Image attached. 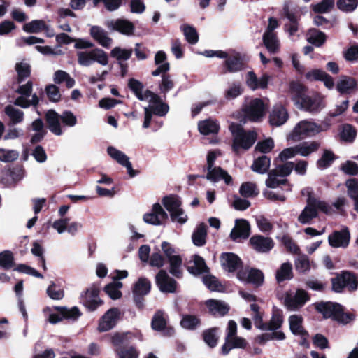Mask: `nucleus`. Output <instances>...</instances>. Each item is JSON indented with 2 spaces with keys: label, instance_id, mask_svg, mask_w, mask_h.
<instances>
[{
  "label": "nucleus",
  "instance_id": "7ed1b4c3",
  "mask_svg": "<svg viewBox=\"0 0 358 358\" xmlns=\"http://www.w3.org/2000/svg\"><path fill=\"white\" fill-rule=\"evenodd\" d=\"M45 117L50 131L57 136H61L63 134L59 120L69 127H73L77 124L76 116L69 110H65L59 115L55 110H50L47 112Z\"/></svg>",
  "mask_w": 358,
  "mask_h": 358
},
{
  "label": "nucleus",
  "instance_id": "de8ad7c7",
  "mask_svg": "<svg viewBox=\"0 0 358 358\" xmlns=\"http://www.w3.org/2000/svg\"><path fill=\"white\" fill-rule=\"evenodd\" d=\"M239 193L243 197H254L259 194V190L255 183L252 182H243L239 189Z\"/></svg>",
  "mask_w": 358,
  "mask_h": 358
},
{
  "label": "nucleus",
  "instance_id": "a878e982",
  "mask_svg": "<svg viewBox=\"0 0 358 358\" xmlns=\"http://www.w3.org/2000/svg\"><path fill=\"white\" fill-rule=\"evenodd\" d=\"M249 235L250 224L245 220L236 221V225L230 234V236L234 241H237L239 238L245 239Z\"/></svg>",
  "mask_w": 358,
  "mask_h": 358
},
{
  "label": "nucleus",
  "instance_id": "ea45409f",
  "mask_svg": "<svg viewBox=\"0 0 358 358\" xmlns=\"http://www.w3.org/2000/svg\"><path fill=\"white\" fill-rule=\"evenodd\" d=\"M270 165V158L263 155L255 159L251 168L253 171L260 174H264L268 171Z\"/></svg>",
  "mask_w": 358,
  "mask_h": 358
},
{
  "label": "nucleus",
  "instance_id": "603ef678",
  "mask_svg": "<svg viewBox=\"0 0 358 358\" xmlns=\"http://www.w3.org/2000/svg\"><path fill=\"white\" fill-rule=\"evenodd\" d=\"M131 49H125L120 47L114 48L111 52L110 55L112 57L116 59L119 62L126 61L130 58L132 55Z\"/></svg>",
  "mask_w": 358,
  "mask_h": 358
},
{
  "label": "nucleus",
  "instance_id": "c03bdc74",
  "mask_svg": "<svg viewBox=\"0 0 358 358\" xmlns=\"http://www.w3.org/2000/svg\"><path fill=\"white\" fill-rule=\"evenodd\" d=\"M23 30L27 33H38L47 29L48 27L45 21L42 20H34L23 25Z\"/></svg>",
  "mask_w": 358,
  "mask_h": 358
},
{
  "label": "nucleus",
  "instance_id": "a19ab883",
  "mask_svg": "<svg viewBox=\"0 0 358 358\" xmlns=\"http://www.w3.org/2000/svg\"><path fill=\"white\" fill-rule=\"evenodd\" d=\"M347 193L355 202V209L358 213V180L355 178L349 179L345 182Z\"/></svg>",
  "mask_w": 358,
  "mask_h": 358
},
{
  "label": "nucleus",
  "instance_id": "e433bc0d",
  "mask_svg": "<svg viewBox=\"0 0 358 358\" xmlns=\"http://www.w3.org/2000/svg\"><path fill=\"white\" fill-rule=\"evenodd\" d=\"M357 87L356 80L350 77L341 76L338 81L336 88L341 93H350Z\"/></svg>",
  "mask_w": 358,
  "mask_h": 358
},
{
  "label": "nucleus",
  "instance_id": "20e7f679",
  "mask_svg": "<svg viewBox=\"0 0 358 358\" xmlns=\"http://www.w3.org/2000/svg\"><path fill=\"white\" fill-rule=\"evenodd\" d=\"M229 129L233 135L232 149L236 154L241 150L249 149L256 141L257 134L254 131H245L236 124H231Z\"/></svg>",
  "mask_w": 358,
  "mask_h": 358
},
{
  "label": "nucleus",
  "instance_id": "e2e57ef3",
  "mask_svg": "<svg viewBox=\"0 0 358 358\" xmlns=\"http://www.w3.org/2000/svg\"><path fill=\"white\" fill-rule=\"evenodd\" d=\"M169 215L173 222H177L180 224H185L188 220V215L182 207L172 212Z\"/></svg>",
  "mask_w": 358,
  "mask_h": 358
},
{
  "label": "nucleus",
  "instance_id": "09e8293b",
  "mask_svg": "<svg viewBox=\"0 0 358 358\" xmlns=\"http://www.w3.org/2000/svg\"><path fill=\"white\" fill-rule=\"evenodd\" d=\"M326 38V35L317 29L310 30L308 33V41L318 47L321 46L325 42Z\"/></svg>",
  "mask_w": 358,
  "mask_h": 358
},
{
  "label": "nucleus",
  "instance_id": "bf43d9fd",
  "mask_svg": "<svg viewBox=\"0 0 358 358\" xmlns=\"http://www.w3.org/2000/svg\"><path fill=\"white\" fill-rule=\"evenodd\" d=\"M243 92V89L240 83L231 84L224 92V98L227 100H233L240 96Z\"/></svg>",
  "mask_w": 358,
  "mask_h": 358
},
{
  "label": "nucleus",
  "instance_id": "2eb2a0df",
  "mask_svg": "<svg viewBox=\"0 0 358 358\" xmlns=\"http://www.w3.org/2000/svg\"><path fill=\"white\" fill-rule=\"evenodd\" d=\"M120 313V310L117 308L109 309L99 321L98 326L99 331L103 332L113 329L119 320Z\"/></svg>",
  "mask_w": 358,
  "mask_h": 358
},
{
  "label": "nucleus",
  "instance_id": "338daca9",
  "mask_svg": "<svg viewBox=\"0 0 358 358\" xmlns=\"http://www.w3.org/2000/svg\"><path fill=\"white\" fill-rule=\"evenodd\" d=\"M283 317L279 313L273 314L272 317L268 323H266L267 329L266 331L278 330L282 324Z\"/></svg>",
  "mask_w": 358,
  "mask_h": 358
},
{
  "label": "nucleus",
  "instance_id": "b1692460",
  "mask_svg": "<svg viewBox=\"0 0 358 358\" xmlns=\"http://www.w3.org/2000/svg\"><path fill=\"white\" fill-rule=\"evenodd\" d=\"M220 262L223 269L228 272H234L241 264V259L232 252L222 253L220 256Z\"/></svg>",
  "mask_w": 358,
  "mask_h": 358
},
{
  "label": "nucleus",
  "instance_id": "f257e3e1",
  "mask_svg": "<svg viewBox=\"0 0 358 358\" xmlns=\"http://www.w3.org/2000/svg\"><path fill=\"white\" fill-rule=\"evenodd\" d=\"M306 193L308 194L307 204L298 217V221L301 224H310L312 220L317 216L318 210H321L327 214L331 213V207L327 205L326 202L312 197L309 188L304 189L302 191L303 194Z\"/></svg>",
  "mask_w": 358,
  "mask_h": 358
},
{
  "label": "nucleus",
  "instance_id": "aec40b11",
  "mask_svg": "<svg viewBox=\"0 0 358 358\" xmlns=\"http://www.w3.org/2000/svg\"><path fill=\"white\" fill-rule=\"evenodd\" d=\"M252 248L260 253H266L274 247V242L269 237H264L260 235L252 236L250 239Z\"/></svg>",
  "mask_w": 358,
  "mask_h": 358
},
{
  "label": "nucleus",
  "instance_id": "79ce46f5",
  "mask_svg": "<svg viewBox=\"0 0 358 358\" xmlns=\"http://www.w3.org/2000/svg\"><path fill=\"white\" fill-rule=\"evenodd\" d=\"M151 288V284L149 280L141 278L136 282L133 289V293L135 296H142L149 293Z\"/></svg>",
  "mask_w": 358,
  "mask_h": 358
},
{
  "label": "nucleus",
  "instance_id": "6e6d98bb",
  "mask_svg": "<svg viewBox=\"0 0 358 358\" xmlns=\"http://www.w3.org/2000/svg\"><path fill=\"white\" fill-rule=\"evenodd\" d=\"M55 309L58 310L62 315L63 317L66 319L77 320L81 315L80 310L76 306L71 308H67L66 307H56Z\"/></svg>",
  "mask_w": 358,
  "mask_h": 358
},
{
  "label": "nucleus",
  "instance_id": "4468645a",
  "mask_svg": "<svg viewBox=\"0 0 358 358\" xmlns=\"http://www.w3.org/2000/svg\"><path fill=\"white\" fill-rule=\"evenodd\" d=\"M144 101H148L149 105L144 108L148 110L158 116H164L169 111V106L166 103H163L161 99L153 92H151L148 96V99Z\"/></svg>",
  "mask_w": 358,
  "mask_h": 358
},
{
  "label": "nucleus",
  "instance_id": "4be33fe9",
  "mask_svg": "<svg viewBox=\"0 0 358 358\" xmlns=\"http://www.w3.org/2000/svg\"><path fill=\"white\" fill-rule=\"evenodd\" d=\"M156 282L159 289L163 292L173 293L176 291V282L164 270H161L156 275Z\"/></svg>",
  "mask_w": 358,
  "mask_h": 358
},
{
  "label": "nucleus",
  "instance_id": "423d86ee",
  "mask_svg": "<svg viewBox=\"0 0 358 358\" xmlns=\"http://www.w3.org/2000/svg\"><path fill=\"white\" fill-rule=\"evenodd\" d=\"M78 62L83 66H89L94 62L102 66L108 64L107 54L100 48H95L90 51H79L77 52Z\"/></svg>",
  "mask_w": 358,
  "mask_h": 358
},
{
  "label": "nucleus",
  "instance_id": "c756f323",
  "mask_svg": "<svg viewBox=\"0 0 358 358\" xmlns=\"http://www.w3.org/2000/svg\"><path fill=\"white\" fill-rule=\"evenodd\" d=\"M341 305L331 302H324L317 304V310L321 313L326 318H333L335 320L336 315L341 309Z\"/></svg>",
  "mask_w": 358,
  "mask_h": 358
},
{
  "label": "nucleus",
  "instance_id": "cd10ccee",
  "mask_svg": "<svg viewBox=\"0 0 358 358\" xmlns=\"http://www.w3.org/2000/svg\"><path fill=\"white\" fill-rule=\"evenodd\" d=\"M205 304L208 307L210 313L215 316H223L229 310V306L222 301L209 299L205 302Z\"/></svg>",
  "mask_w": 358,
  "mask_h": 358
},
{
  "label": "nucleus",
  "instance_id": "f03ea898",
  "mask_svg": "<svg viewBox=\"0 0 358 358\" xmlns=\"http://www.w3.org/2000/svg\"><path fill=\"white\" fill-rule=\"evenodd\" d=\"M328 127H322L313 121L303 120L299 121L287 134V141H301L314 136L319 133L326 131Z\"/></svg>",
  "mask_w": 358,
  "mask_h": 358
},
{
  "label": "nucleus",
  "instance_id": "f3484780",
  "mask_svg": "<svg viewBox=\"0 0 358 358\" xmlns=\"http://www.w3.org/2000/svg\"><path fill=\"white\" fill-rule=\"evenodd\" d=\"M107 152L111 158L127 169L130 177L133 178L136 175V171L132 168L129 158L124 152L113 146H109L107 148Z\"/></svg>",
  "mask_w": 358,
  "mask_h": 358
},
{
  "label": "nucleus",
  "instance_id": "0eeeda50",
  "mask_svg": "<svg viewBox=\"0 0 358 358\" xmlns=\"http://www.w3.org/2000/svg\"><path fill=\"white\" fill-rule=\"evenodd\" d=\"M168 218V213L159 202L153 203L150 210L143 215L144 222L153 226L165 224Z\"/></svg>",
  "mask_w": 358,
  "mask_h": 358
},
{
  "label": "nucleus",
  "instance_id": "4d7b16f0",
  "mask_svg": "<svg viewBox=\"0 0 358 358\" xmlns=\"http://www.w3.org/2000/svg\"><path fill=\"white\" fill-rule=\"evenodd\" d=\"M48 296L53 300H61L64 296V290L55 282H51L46 290Z\"/></svg>",
  "mask_w": 358,
  "mask_h": 358
},
{
  "label": "nucleus",
  "instance_id": "f704fd0d",
  "mask_svg": "<svg viewBox=\"0 0 358 358\" xmlns=\"http://www.w3.org/2000/svg\"><path fill=\"white\" fill-rule=\"evenodd\" d=\"M320 146L317 141L303 142L296 145L297 154L302 157H308L310 154L316 152Z\"/></svg>",
  "mask_w": 358,
  "mask_h": 358
},
{
  "label": "nucleus",
  "instance_id": "f8f14e48",
  "mask_svg": "<svg viewBox=\"0 0 358 358\" xmlns=\"http://www.w3.org/2000/svg\"><path fill=\"white\" fill-rule=\"evenodd\" d=\"M296 106L307 112L314 113L320 111L324 107V103L322 96L315 94L312 96L306 95L299 102V105Z\"/></svg>",
  "mask_w": 358,
  "mask_h": 358
},
{
  "label": "nucleus",
  "instance_id": "412c9836",
  "mask_svg": "<svg viewBox=\"0 0 358 358\" xmlns=\"http://www.w3.org/2000/svg\"><path fill=\"white\" fill-rule=\"evenodd\" d=\"M350 239V234L347 229L336 231L328 237L329 245L333 248H346Z\"/></svg>",
  "mask_w": 358,
  "mask_h": 358
},
{
  "label": "nucleus",
  "instance_id": "6ab92c4d",
  "mask_svg": "<svg viewBox=\"0 0 358 358\" xmlns=\"http://www.w3.org/2000/svg\"><path fill=\"white\" fill-rule=\"evenodd\" d=\"M271 80V76L267 73H263L258 78L253 71H249L246 76V84L252 90L257 89H266Z\"/></svg>",
  "mask_w": 358,
  "mask_h": 358
},
{
  "label": "nucleus",
  "instance_id": "a18cd8bd",
  "mask_svg": "<svg viewBox=\"0 0 358 358\" xmlns=\"http://www.w3.org/2000/svg\"><path fill=\"white\" fill-rule=\"evenodd\" d=\"M292 266L290 263H283L276 272V280L278 282L292 278Z\"/></svg>",
  "mask_w": 358,
  "mask_h": 358
},
{
  "label": "nucleus",
  "instance_id": "2f4dec72",
  "mask_svg": "<svg viewBox=\"0 0 358 358\" xmlns=\"http://www.w3.org/2000/svg\"><path fill=\"white\" fill-rule=\"evenodd\" d=\"M199 132L203 135L217 134L220 129L218 122L213 119H206L198 123Z\"/></svg>",
  "mask_w": 358,
  "mask_h": 358
},
{
  "label": "nucleus",
  "instance_id": "052dcab7",
  "mask_svg": "<svg viewBox=\"0 0 358 358\" xmlns=\"http://www.w3.org/2000/svg\"><path fill=\"white\" fill-rule=\"evenodd\" d=\"M166 322L164 313L159 310L153 316L152 327L155 331H162L166 327Z\"/></svg>",
  "mask_w": 358,
  "mask_h": 358
},
{
  "label": "nucleus",
  "instance_id": "864d4df0",
  "mask_svg": "<svg viewBox=\"0 0 358 358\" xmlns=\"http://www.w3.org/2000/svg\"><path fill=\"white\" fill-rule=\"evenodd\" d=\"M278 177H280L278 173L275 171L271 170L268 173V178L266 180V185L270 188H276L287 182L286 179L278 178Z\"/></svg>",
  "mask_w": 358,
  "mask_h": 358
},
{
  "label": "nucleus",
  "instance_id": "58836bf2",
  "mask_svg": "<svg viewBox=\"0 0 358 358\" xmlns=\"http://www.w3.org/2000/svg\"><path fill=\"white\" fill-rule=\"evenodd\" d=\"M193 262L194 265L188 267L189 273L194 275H197L208 272V268L204 259L201 257L196 255H194Z\"/></svg>",
  "mask_w": 358,
  "mask_h": 358
},
{
  "label": "nucleus",
  "instance_id": "13d9d810",
  "mask_svg": "<svg viewBox=\"0 0 358 358\" xmlns=\"http://www.w3.org/2000/svg\"><path fill=\"white\" fill-rule=\"evenodd\" d=\"M335 159L334 154L329 150H324L321 158L317 161V166L320 169L329 167Z\"/></svg>",
  "mask_w": 358,
  "mask_h": 358
},
{
  "label": "nucleus",
  "instance_id": "393cba45",
  "mask_svg": "<svg viewBox=\"0 0 358 358\" xmlns=\"http://www.w3.org/2000/svg\"><path fill=\"white\" fill-rule=\"evenodd\" d=\"M161 204L169 214L182 207V199L177 194H170L162 198Z\"/></svg>",
  "mask_w": 358,
  "mask_h": 358
},
{
  "label": "nucleus",
  "instance_id": "c9c22d12",
  "mask_svg": "<svg viewBox=\"0 0 358 358\" xmlns=\"http://www.w3.org/2000/svg\"><path fill=\"white\" fill-rule=\"evenodd\" d=\"M305 87L298 82H291L289 84V92L292 96V99L296 106L299 105V102L306 95Z\"/></svg>",
  "mask_w": 358,
  "mask_h": 358
},
{
  "label": "nucleus",
  "instance_id": "49530a36",
  "mask_svg": "<svg viewBox=\"0 0 358 358\" xmlns=\"http://www.w3.org/2000/svg\"><path fill=\"white\" fill-rule=\"evenodd\" d=\"M122 287V282L117 280H115L106 285L104 288V290L110 298L115 300L118 299L122 296V293L120 292Z\"/></svg>",
  "mask_w": 358,
  "mask_h": 358
},
{
  "label": "nucleus",
  "instance_id": "6e6552de",
  "mask_svg": "<svg viewBox=\"0 0 358 358\" xmlns=\"http://www.w3.org/2000/svg\"><path fill=\"white\" fill-rule=\"evenodd\" d=\"M266 106L259 98L252 99L244 106L243 112L246 118L252 122H258L265 115Z\"/></svg>",
  "mask_w": 358,
  "mask_h": 358
},
{
  "label": "nucleus",
  "instance_id": "5701e85b",
  "mask_svg": "<svg viewBox=\"0 0 358 358\" xmlns=\"http://www.w3.org/2000/svg\"><path fill=\"white\" fill-rule=\"evenodd\" d=\"M243 55L240 52L229 50V56L225 60V66L228 71L234 73L241 71L243 68Z\"/></svg>",
  "mask_w": 358,
  "mask_h": 358
},
{
  "label": "nucleus",
  "instance_id": "5fc2aeb1",
  "mask_svg": "<svg viewBox=\"0 0 358 358\" xmlns=\"http://www.w3.org/2000/svg\"><path fill=\"white\" fill-rule=\"evenodd\" d=\"M19 157V152L15 150L0 148V161L8 163L15 161Z\"/></svg>",
  "mask_w": 358,
  "mask_h": 358
},
{
  "label": "nucleus",
  "instance_id": "8fccbe9b",
  "mask_svg": "<svg viewBox=\"0 0 358 358\" xmlns=\"http://www.w3.org/2000/svg\"><path fill=\"white\" fill-rule=\"evenodd\" d=\"M170 264V273L176 278L182 276V259L179 255H176L169 259Z\"/></svg>",
  "mask_w": 358,
  "mask_h": 358
},
{
  "label": "nucleus",
  "instance_id": "c85d7f7f",
  "mask_svg": "<svg viewBox=\"0 0 358 358\" xmlns=\"http://www.w3.org/2000/svg\"><path fill=\"white\" fill-rule=\"evenodd\" d=\"M208 174L206 178L213 182L224 180L227 185H229L231 182V177L220 167H211L208 169Z\"/></svg>",
  "mask_w": 358,
  "mask_h": 358
},
{
  "label": "nucleus",
  "instance_id": "9b49d317",
  "mask_svg": "<svg viewBox=\"0 0 358 358\" xmlns=\"http://www.w3.org/2000/svg\"><path fill=\"white\" fill-rule=\"evenodd\" d=\"M309 300L308 293L303 289H297L294 294L287 292L285 296V306L291 310H296L304 306Z\"/></svg>",
  "mask_w": 358,
  "mask_h": 358
},
{
  "label": "nucleus",
  "instance_id": "3c124183",
  "mask_svg": "<svg viewBox=\"0 0 358 358\" xmlns=\"http://www.w3.org/2000/svg\"><path fill=\"white\" fill-rule=\"evenodd\" d=\"M54 81L58 84L65 82L68 88H71L75 84V80L71 78L69 74L62 70L55 71L54 74Z\"/></svg>",
  "mask_w": 358,
  "mask_h": 358
},
{
  "label": "nucleus",
  "instance_id": "37998d69",
  "mask_svg": "<svg viewBox=\"0 0 358 358\" xmlns=\"http://www.w3.org/2000/svg\"><path fill=\"white\" fill-rule=\"evenodd\" d=\"M5 113L13 124H19L24 120V113L10 105L5 108Z\"/></svg>",
  "mask_w": 358,
  "mask_h": 358
},
{
  "label": "nucleus",
  "instance_id": "473e14b6",
  "mask_svg": "<svg viewBox=\"0 0 358 358\" xmlns=\"http://www.w3.org/2000/svg\"><path fill=\"white\" fill-rule=\"evenodd\" d=\"M262 41L264 46L270 53L275 54L280 51V41L277 34H264Z\"/></svg>",
  "mask_w": 358,
  "mask_h": 358
},
{
  "label": "nucleus",
  "instance_id": "680f3d73",
  "mask_svg": "<svg viewBox=\"0 0 358 358\" xmlns=\"http://www.w3.org/2000/svg\"><path fill=\"white\" fill-rule=\"evenodd\" d=\"M13 266V257L11 252L3 251L0 253V267L3 269H9Z\"/></svg>",
  "mask_w": 358,
  "mask_h": 358
},
{
  "label": "nucleus",
  "instance_id": "0e129e2a",
  "mask_svg": "<svg viewBox=\"0 0 358 358\" xmlns=\"http://www.w3.org/2000/svg\"><path fill=\"white\" fill-rule=\"evenodd\" d=\"M357 135L355 129L350 124H345L343 127L341 138L345 141L352 142L355 140Z\"/></svg>",
  "mask_w": 358,
  "mask_h": 358
},
{
  "label": "nucleus",
  "instance_id": "9d476101",
  "mask_svg": "<svg viewBox=\"0 0 358 358\" xmlns=\"http://www.w3.org/2000/svg\"><path fill=\"white\" fill-rule=\"evenodd\" d=\"M357 286L358 282L355 276L349 272H343L332 279V289L336 292H341L344 287H348L349 290L354 291L357 289Z\"/></svg>",
  "mask_w": 358,
  "mask_h": 358
},
{
  "label": "nucleus",
  "instance_id": "72a5a7b5",
  "mask_svg": "<svg viewBox=\"0 0 358 358\" xmlns=\"http://www.w3.org/2000/svg\"><path fill=\"white\" fill-rule=\"evenodd\" d=\"M207 236V225L201 223L196 226L194 231L192 239L193 243L196 246H203L206 243Z\"/></svg>",
  "mask_w": 358,
  "mask_h": 358
},
{
  "label": "nucleus",
  "instance_id": "ddd939ff",
  "mask_svg": "<svg viewBox=\"0 0 358 358\" xmlns=\"http://www.w3.org/2000/svg\"><path fill=\"white\" fill-rule=\"evenodd\" d=\"M237 278L240 281L246 283H251L255 287H259L264 282V274L255 268H243L237 273Z\"/></svg>",
  "mask_w": 358,
  "mask_h": 358
},
{
  "label": "nucleus",
  "instance_id": "69168bd1",
  "mask_svg": "<svg viewBox=\"0 0 358 358\" xmlns=\"http://www.w3.org/2000/svg\"><path fill=\"white\" fill-rule=\"evenodd\" d=\"M358 6V0H338L337 1L338 8L346 13L352 12Z\"/></svg>",
  "mask_w": 358,
  "mask_h": 358
},
{
  "label": "nucleus",
  "instance_id": "4c0bfd02",
  "mask_svg": "<svg viewBox=\"0 0 358 358\" xmlns=\"http://www.w3.org/2000/svg\"><path fill=\"white\" fill-rule=\"evenodd\" d=\"M129 87L141 101L148 99V96L152 92L148 90L143 91V85L142 83L135 79L129 80Z\"/></svg>",
  "mask_w": 358,
  "mask_h": 358
},
{
  "label": "nucleus",
  "instance_id": "39448f33",
  "mask_svg": "<svg viewBox=\"0 0 358 358\" xmlns=\"http://www.w3.org/2000/svg\"><path fill=\"white\" fill-rule=\"evenodd\" d=\"M247 341L245 338L237 336V324L234 320H229L226 328L225 342L222 347V352L227 355L234 348H245Z\"/></svg>",
  "mask_w": 358,
  "mask_h": 358
},
{
  "label": "nucleus",
  "instance_id": "bb28decb",
  "mask_svg": "<svg viewBox=\"0 0 358 358\" xmlns=\"http://www.w3.org/2000/svg\"><path fill=\"white\" fill-rule=\"evenodd\" d=\"M108 27L124 35H131L134 30V26L131 22L122 19L110 21Z\"/></svg>",
  "mask_w": 358,
  "mask_h": 358
},
{
  "label": "nucleus",
  "instance_id": "1a4fd4ad",
  "mask_svg": "<svg viewBox=\"0 0 358 358\" xmlns=\"http://www.w3.org/2000/svg\"><path fill=\"white\" fill-rule=\"evenodd\" d=\"M288 322L291 332L301 338L300 345L305 348H308L309 343L308 339L309 335L303 326V317L300 315L293 314L289 317Z\"/></svg>",
  "mask_w": 358,
  "mask_h": 358
},
{
  "label": "nucleus",
  "instance_id": "7c9ffc66",
  "mask_svg": "<svg viewBox=\"0 0 358 358\" xmlns=\"http://www.w3.org/2000/svg\"><path fill=\"white\" fill-rule=\"evenodd\" d=\"M92 37L103 48H109L112 45L113 40L108 36L107 33L101 27L94 26L90 29Z\"/></svg>",
  "mask_w": 358,
  "mask_h": 358
},
{
  "label": "nucleus",
  "instance_id": "774afa93",
  "mask_svg": "<svg viewBox=\"0 0 358 358\" xmlns=\"http://www.w3.org/2000/svg\"><path fill=\"white\" fill-rule=\"evenodd\" d=\"M296 270L299 273H306L309 271L310 262L307 256L301 255L295 261Z\"/></svg>",
  "mask_w": 358,
  "mask_h": 358
},
{
  "label": "nucleus",
  "instance_id": "dca6fc26",
  "mask_svg": "<svg viewBox=\"0 0 358 358\" xmlns=\"http://www.w3.org/2000/svg\"><path fill=\"white\" fill-rule=\"evenodd\" d=\"M99 292L96 286L92 285L81 294L83 303L90 310H94L102 303L99 298Z\"/></svg>",
  "mask_w": 358,
  "mask_h": 358
},
{
  "label": "nucleus",
  "instance_id": "a211bd4d",
  "mask_svg": "<svg viewBox=\"0 0 358 358\" xmlns=\"http://www.w3.org/2000/svg\"><path fill=\"white\" fill-rule=\"evenodd\" d=\"M289 118V113L284 106L275 104L269 115V122L272 126L280 127L284 124Z\"/></svg>",
  "mask_w": 358,
  "mask_h": 358
}]
</instances>
